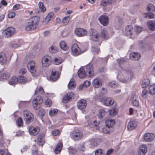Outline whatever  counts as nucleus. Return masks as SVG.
Wrapping results in <instances>:
<instances>
[{
	"label": "nucleus",
	"mask_w": 155,
	"mask_h": 155,
	"mask_svg": "<svg viewBox=\"0 0 155 155\" xmlns=\"http://www.w3.org/2000/svg\"><path fill=\"white\" fill-rule=\"evenodd\" d=\"M70 20V18L69 16L65 17L63 19V23L64 25H66L68 23Z\"/></svg>",
	"instance_id": "obj_55"
},
{
	"label": "nucleus",
	"mask_w": 155,
	"mask_h": 155,
	"mask_svg": "<svg viewBox=\"0 0 155 155\" xmlns=\"http://www.w3.org/2000/svg\"><path fill=\"white\" fill-rule=\"evenodd\" d=\"M18 77L15 76H14L10 79L8 81V83L11 85L15 84L18 83Z\"/></svg>",
	"instance_id": "obj_36"
},
{
	"label": "nucleus",
	"mask_w": 155,
	"mask_h": 155,
	"mask_svg": "<svg viewBox=\"0 0 155 155\" xmlns=\"http://www.w3.org/2000/svg\"><path fill=\"white\" fill-rule=\"evenodd\" d=\"M42 102V99L41 97L38 95L35 97L33 99V106L35 110H37L40 107V104Z\"/></svg>",
	"instance_id": "obj_4"
},
{
	"label": "nucleus",
	"mask_w": 155,
	"mask_h": 155,
	"mask_svg": "<svg viewBox=\"0 0 155 155\" xmlns=\"http://www.w3.org/2000/svg\"><path fill=\"white\" fill-rule=\"evenodd\" d=\"M59 130H56L52 131L51 133L53 135L55 136L57 135L59 133Z\"/></svg>",
	"instance_id": "obj_64"
},
{
	"label": "nucleus",
	"mask_w": 155,
	"mask_h": 155,
	"mask_svg": "<svg viewBox=\"0 0 155 155\" xmlns=\"http://www.w3.org/2000/svg\"><path fill=\"white\" fill-rule=\"evenodd\" d=\"M82 52L81 50L77 44H73L71 47V54L74 56H78Z\"/></svg>",
	"instance_id": "obj_6"
},
{
	"label": "nucleus",
	"mask_w": 155,
	"mask_h": 155,
	"mask_svg": "<svg viewBox=\"0 0 155 155\" xmlns=\"http://www.w3.org/2000/svg\"><path fill=\"white\" fill-rule=\"evenodd\" d=\"M45 104L48 107L50 106L52 104L51 101L50 99H47L45 101Z\"/></svg>",
	"instance_id": "obj_61"
},
{
	"label": "nucleus",
	"mask_w": 155,
	"mask_h": 155,
	"mask_svg": "<svg viewBox=\"0 0 155 155\" xmlns=\"http://www.w3.org/2000/svg\"><path fill=\"white\" fill-rule=\"evenodd\" d=\"M44 92L42 87L41 86L37 87L35 91V95L42 94Z\"/></svg>",
	"instance_id": "obj_40"
},
{
	"label": "nucleus",
	"mask_w": 155,
	"mask_h": 155,
	"mask_svg": "<svg viewBox=\"0 0 155 155\" xmlns=\"http://www.w3.org/2000/svg\"><path fill=\"white\" fill-rule=\"evenodd\" d=\"M109 4L108 0H102L101 2V5L105 6Z\"/></svg>",
	"instance_id": "obj_63"
},
{
	"label": "nucleus",
	"mask_w": 155,
	"mask_h": 155,
	"mask_svg": "<svg viewBox=\"0 0 155 155\" xmlns=\"http://www.w3.org/2000/svg\"><path fill=\"white\" fill-rule=\"evenodd\" d=\"M23 116L25 120L28 123L32 122L34 119V116L32 113L27 110L23 111Z\"/></svg>",
	"instance_id": "obj_5"
},
{
	"label": "nucleus",
	"mask_w": 155,
	"mask_h": 155,
	"mask_svg": "<svg viewBox=\"0 0 155 155\" xmlns=\"http://www.w3.org/2000/svg\"><path fill=\"white\" fill-rule=\"evenodd\" d=\"M91 50L94 54H98L100 52L99 49L96 46L92 47L91 48Z\"/></svg>",
	"instance_id": "obj_49"
},
{
	"label": "nucleus",
	"mask_w": 155,
	"mask_h": 155,
	"mask_svg": "<svg viewBox=\"0 0 155 155\" xmlns=\"http://www.w3.org/2000/svg\"><path fill=\"white\" fill-rule=\"evenodd\" d=\"M63 62L62 59L60 57L55 58L54 60V63L55 64L58 65Z\"/></svg>",
	"instance_id": "obj_50"
},
{
	"label": "nucleus",
	"mask_w": 155,
	"mask_h": 155,
	"mask_svg": "<svg viewBox=\"0 0 155 155\" xmlns=\"http://www.w3.org/2000/svg\"><path fill=\"white\" fill-rule=\"evenodd\" d=\"M147 91L146 90L144 89L142 91V96L143 98H146L147 97Z\"/></svg>",
	"instance_id": "obj_59"
},
{
	"label": "nucleus",
	"mask_w": 155,
	"mask_h": 155,
	"mask_svg": "<svg viewBox=\"0 0 155 155\" xmlns=\"http://www.w3.org/2000/svg\"><path fill=\"white\" fill-rule=\"evenodd\" d=\"M74 95V94L72 92L68 93L63 97L62 102L65 103H67L71 100Z\"/></svg>",
	"instance_id": "obj_12"
},
{
	"label": "nucleus",
	"mask_w": 155,
	"mask_h": 155,
	"mask_svg": "<svg viewBox=\"0 0 155 155\" xmlns=\"http://www.w3.org/2000/svg\"><path fill=\"white\" fill-rule=\"evenodd\" d=\"M29 131L31 134L35 136L39 132V129L38 127L32 126L29 128Z\"/></svg>",
	"instance_id": "obj_15"
},
{
	"label": "nucleus",
	"mask_w": 155,
	"mask_h": 155,
	"mask_svg": "<svg viewBox=\"0 0 155 155\" xmlns=\"http://www.w3.org/2000/svg\"><path fill=\"white\" fill-rule=\"evenodd\" d=\"M20 6L21 5L20 4H17L13 6L12 9L13 10H17L20 9Z\"/></svg>",
	"instance_id": "obj_60"
},
{
	"label": "nucleus",
	"mask_w": 155,
	"mask_h": 155,
	"mask_svg": "<svg viewBox=\"0 0 155 155\" xmlns=\"http://www.w3.org/2000/svg\"><path fill=\"white\" fill-rule=\"evenodd\" d=\"M40 18L38 16H34L27 20L25 30L27 31L35 29L37 28L38 23Z\"/></svg>",
	"instance_id": "obj_1"
},
{
	"label": "nucleus",
	"mask_w": 155,
	"mask_h": 155,
	"mask_svg": "<svg viewBox=\"0 0 155 155\" xmlns=\"http://www.w3.org/2000/svg\"><path fill=\"white\" fill-rule=\"evenodd\" d=\"M115 122L114 119H109L106 121V126L113 127L115 124Z\"/></svg>",
	"instance_id": "obj_31"
},
{
	"label": "nucleus",
	"mask_w": 155,
	"mask_h": 155,
	"mask_svg": "<svg viewBox=\"0 0 155 155\" xmlns=\"http://www.w3.org/2000/svg\"><path fill=\"white\" fill-rule=\"evenodd\" d=\"M44 136L43 135H39L37 139V143L39 146H42L44 143Z\"/></svg>",
	"instance_id": "obj_28"
},
{
	"label": "nucleus",
	"mask_w": 155,
	"mask_h": 155,
	"mask_svg": "<svg viewBox=\"0 0 155 155\" xmlns=\"http://www.w3.org/2000/svg\"><path fill=\"white\" fill-rule=\"evenodd\" d=\"M137 123L136 121H131L128 123L127 125V129L129 130H133L137 127Z\"/></svg>",
	"instance_id": "obj_17"
},
{
	"label": "nucleus",
	"mask_w": 155,
	"mask_h": 155,
	"mask_svg": "<svg viewBox=\"0 0 155 155\" xmlns=\"http://www.w3.org/2000/svg\"><path fill=\"white\" fill-rule=\"evenodd\" d=\"M59 77V74L58 71L52 72L50 76L51 79L53 81L58 80Z\"/></svg>",
	"instance_id": "obj_27"
},
{
	"label": "nucleus",
	"mask_w": 155,
	"mask_h": 155,
	"mask_svg": "<svg viewBox=\"0 0 155 155\" xmlns=\"http://www.w3.org/2000/svg\"><path fill=\"white\" fill-rule=\"evenodd\" d=\"M114 102L113 99L110 97H106L104 100V104L107 106H109L113 105Z\"/></svg>",
	"instance_id": "obj_21"
},
{
	"label": "nucleus",
	"mask_w": 155,
	"mask_h": 155,
	"mask_svg": "<svg viewBox=\"0 0 155 155\" xmlns=\"http://www.w3.org/2000/svg\"><path fill=\"white\" fill-rule=\"evenodd\" d=\"M154 16V14L152 13H147L145 14V17L149 18H153Z\"/></svg>",
	"instance_id": "obj_57"
},
{
	"label": "nucleus",
	"mask_w": 155,
	"mask_h": 155,
	"mask_svg": "<svg viewBox=\"0 0 155 155\" xmlns=\"http://www.w3.org/2000/svg\"><path fill=\"white\" fill-rule=\"evenodd\" d=\"M62 147L63 144L61 142H60L58 143L54 151L55 154L59 153L61 152Z\"/></svg>",
	"instance_id": "obj_29"
},
{
	"label": "nucleus",
	"mask_w": 155,
	"mask_h": 155,
	"mask_svg": "<svg viewBox=\"0 0 155 155\" xmlns=\"http://www.w3.org/2000/svg\"><path fill=\"white\" fill-rule=\"evenodd\" d=\"M16 124L18 127H20L23 125V121L21 117H20L18 118L16 121Z\"/></svg>",
	"instance_id": "obj_52"
},
{
	"label": "nucleus",
	"mask_w": 155,
	"mask_h": 155,
	"mask_svg": "<svg viewBox=\"0 0 155 155\" xmlns=\"http://www.w3.org/2000/svg\"><path fill=\"white\" fill-rule=\"evenodd\" d=\"M51 58L49 55H46L43 56L41 59V63L42 67H47L50 66L51 63Z\"/></svg>",
	"instance_id": "obj_3"
},
{
	"label": "nucleus",
	"mask_w": 155,
	"mask_h": 155,
	"mask_svg": "<svg viewBox=\"0 0 155 155\" xmlns=\"http://www.w3.org/2000/svg\"><path fill=\"white\" fill-rule=\"evenodd\" d=\"M117 61L119 65L120 66V65L125 62V61L124 58H121L118 59L117 60Z\"/></svg>",
	"instance_id": "obj_58"
},
{
	"label": "nucleus",
	"mask_w": 155,
	"mask_h": 155,
	"mask_svg": "<svg viewBox=\"0 0 155 155\" xmlns=\"http://www.w3.org/2000/svg\"><path fill=\"white\" fill-rule=\"evenodd\" d=\"M78 75L79 77L81 78H84L86 76L85 70L83 68H80L78 71Z\"/></svg>",
	"instance_id": "obj_35"
},
{
	"label": "nucleus",
	"mask_w": 155,
	"mask_h": 155,
	"mask_svg": "<svg viewBox=\"0 0 155 155\" xmlns=\"http://www.w3.org/2000/svg\"><path fill=\"white\" fill-rule=\"evenodd\" d=\"M68 87L70 90H72L75 87V83L73 79L70 80L68 85Z\"/></svg>",
	"instance_id": "obj_44"
},
{
	"label": "nucleus",
	"mask_w": 155,
	"mask_h": 155,
	"mask_svg": "<svg viewBox=\"0 0 155 155\" xmlns=\"http://www.w3.org/2000/svg\"><path fill=\"white\" fill-rule=\"evenodd\" d=\"M118 84L116 81H112L109 83V86L112 88H116L118 86Z\"/></svg>",
	"instance_id": "obj_51"
},
{
	"label": "nucleus",
	"mask_w": 155,
	"mask_h": 155,
	"mask_svg": "<svg viewBox=\"0 0 155 155\" xmlns=\"http://www.w3.org/2000/svg\"><path fill=\"white\" fill-rule=\"evenodd\" d=\"M49 51L51 53H56L58 51V48L55 45H52L49 47Z\"/></svg>",
	"instance_id": "obj_32"
},
{
	"label": "nucleus",
	"mask_w": 155,
	"mask_h": 155,
	"mask_svg": "<svg viewBox=\"0 0 155 155\" xmlns=\"http://www.w3.org/2000/svg\"><path fill=\"white\" fill-rule=\"evenodd\" d=\"M118 112V110L116 108H113L108 110L109 114L110 116L116 115Z\"/></svg>",
	"instance_id": "obj_42"
},
{
	"label": "nucleus",
	"mask_w": 155,
	"mask_h": 155,
	"mask_svg": "<svg viewBox=\"0 0 155 155\" xmlns=\"http://www.w3.org/2000/svg\"><path fill=\"white\" fill-rule=\"evenodd\" d=\"M15 13L14 12H10L8 15V17L9 18H12L15 17Z\"/></svg>",
	"instance_id": "obj_62"
},
{
	"label": "nucleus",
	"mask_w": 155,
	"mask_h": 155,
	"mask_svg": "<svg viewBox=\"0 0 155 155\" xmlns=\"http://www.w3.org/2000/svg\"><path fill=\"white\" fill-rule=\"evenodd\" d=\"M98 20L104 26H106L108 22V17L104 15H101L99 18Z\"/></svg>",
	"instance_id": "obj_13"
},
{
	"label": "nucleus",
	"mask_w": 155,
	"mask_h": 155,
	"mask_svg": "<svg viewBox=\"0 0 155 155\" xmlns=\"http://www.w3.org/2000/svg\"><path fill=\"white\" fill-rule=\"evenodd\" d=\"M10 74L6 72L2 73L0 76V79L1 80L7 79L10 77Z\"/></svg>",
	"instance_id": "obj_43"
},
{
	"label": "nucleus",
	"mask_w": 155,
	"mask_h": 155,
	"mask_svg": "<svg viewBox=\"0 0 155 155\" xmlns=\"http://www.w3.org/2000/svg\"><path fill=\"white\" fill-rule=\"evenodd\" d=\"M28 68L30 72L34 74L35 73L36 71L35 66V62L32 60L28 62L27 65Z\"/></svg>",
	"instance_id": "obj_10"
},
{
	"label": "nucleus",
	"mask_w": 155,
	"mask_h": 155,
	"mask_svg": "<svg viewBox=\"0 0 155 155\" xmlns=\"http://www.w3.org/2000/svg\"><path fill=\"white\" fill-rule=\"evenodd\" d=\"M133 77V74L131 72L130 73H127L125 76H120V74L119 73L117 76V78L121 82L126 83L130 81Z\"/></svg>",
	"instance_id": "obj_2"
},
{
	"label": "nucleus",
	"mask_w": 155,
	"mask_h": 155,
	"mask_svg": "<svg viewBox=\"0 0 155 155\" xmlns=\"http://www.w3.org/2000/svg\"><path fill=\"white\" fill-rule=\"evenodd\" d=\"M130 57L132 58L133 59L137 60L139 59L140 57V55L139 53L137 52H133L130 54Z\"/></svg>",
	"instance_id": "obj_34"
},
{
	"label": "nucleus",
	"mask_w": 155,
	"mask_h": 155,
	"mask_svg": "<svg viewBox=\"0 0 155 155\" xmlns=\"http://www.w3.org/2000/svg\"><path fill=\"white\" fill-rule=\"evenodd\" d=\"M54 16V14L53 12L48 13L45 17L43 21L44 24H46L49 22Z\"/></svg>",
	"instance_id": "obj_22"
},
{
	"label": "nucleus",
	"mask_w": 155,
	"mask_h": 155,
	"mask_svg": "<svg viewBox=\"0 0 155 155\" xmlns=\"http://www.w3.org/2000/svg\"><path fill=\"white\" fill-rule=\"evenodd\" d=\"M155 7L154 5L151 4H148L147 7V10L148 11L153 12L155 11Z\"/></svg>",
	"instance_id": "obj_45"
},
{
	"label": "nucleus",
	"mask_w": 155,
	"mask_h": 155,
	"mask_svg": "<svg viewBox=\"0 0 155 155\" xmlns=\"http://www.w3.org/2000/svg\"><path fill=\"white\" fill-rule=\"evenodd\" d=\"M101 38L103 39H108L110 37L108 32L106 29H103L101 31Z\"/></svg>",
	"instance_id": "obj_25"
},
{
	"label": "nucleus",
	"mask_w": 155,
	"mask_h": 155,
	"mask_svg": "<svg viewBox=\"0 0 155 155\" xmlns=\"http://www.w3.org/2000/svg\"><path fill=\"white\" fill-rule=\"evenodd\" d=\"M69 152L71 155L75 154L77 152V150L74 148L70 147L68 148Z\"/></svg>",
	"instance_id": "obj_46"
},
{
	"label": "nucleus",
	"mask_w": 155,
	"mask_h": 155,
	"mask_svg": "<svg viewBox=\"0 0 155 155\" xmlns=\"http://www.w3.org/2000/svg\"><path fill=\"white\" fill-rule=\"evenodd\" d=\"M133 32V27L131 25H127L126 27L125 33L126 35L131 36Z\"/></svg>",
	"instance_id": "obj_24"
},
{
	"label": "nucleus",
	"mask_w": 155,
	"mask_h": 155,
	"mask_svg": "<svg viewBox=\"0 0 155 155\" xmlns=\"http://www.w3.org/2000/svg\"><path fill=\"white\" fill-rule=\"evenodd\" d=\"M93 86L96 88H98L101 87L102 84L101 79L99 78H95L93 81Z\"/></svg>",
	"instance_id": "obj_16"
},
{
	"label": "nucleus",
	"mask_w": 155,
	"mask_h": 155,
	"mask_svg": "<svg viewBox=\"0 0 155 155\" xmlns=\"http://www.w3.org/2000/svg\"><path fill=\"white\" fill-rule=\"evenodd\" d=\"M154 137V135L152 133H147L145 134L143 136L144 140L147 142L152 141Z\"/></svg>",
	"instance_id": "obj_19"
},
{
	"label": "nucleus",
	"mask_w": 155,
	"mask_h": 155,
	"mask_svg": "<svg viewBox=\"0 0 155 155\" xmlns=\"http://www.w3.org/2000/svg\"><path fill=\"white\" fill-rule=\"evenodd\" d=\"M71 137L75 141L81 139L82 137V133L79 130L74 131L71 134Z\"/></svg>",
	"instance_id": "obj_9"
},
{
	"label": "nucleus",
	"mask_w": 155,
	"mask_h": 155,
	"mask_svg": "<svg viewBox=\"0 0 155 155\" xmlns=\"http://www.w3.org/2000/svg\"><path fill=\"white\" fill-rule=\"evenodd\" d=\"M87 105L86 101L83 99L79 100L77 104V107L80 110H82L85 108Z\"/></svg>",
	"instance_id": "obj_14"
},
{
	"label": "nucleus",
	"mask_w": 155,
	"mask_h": 155,
	"mask_svg": "<svg viewBox=\"0 0 155 155\" xmlns=\"http://www.w3.org/2000/svg\"><path fill=\"white\" fill-rule=\"evenodd\" d=\"M104 150L101 149L96 150L95 153V155H104Z\"/></svg>",
	"instance_id": "obj_54"
},
{
	"label": "nucleus",
	"mask_w": 155,
	"mask_h": 155,
	"mask_svg": "<svg viewBox=\"0 0 155 155\" xmlns=\"http://www.w3.org/2000/svg\"><path fill=\"white\" fill-rule=\"evenodd\" d=\"M38 6L41 11L44 12L46 11V8L44 6L43 4L41 2H39L38 3Z\"/></svg>",
	"instance_id": "obj_56"
},
{
	"label": "nucleus",
	"mask_w": 155,
	"mask_h": 155,
	"mask_svg": "<svg viewBox=\"0 0 155 155\" xmlns=\"http://www.w3.org/2000/svg\"><path fill=\"white\" fill-rule=\"evenodd\" d=\"M147 148L146 146L144 145H142L139 147L138 151V155H145L147 153Z\"/></svg>",
	"instance_id": "obj_20"
},
{
	"label": "nucleus",
	"mask_w": 155,
	"mask_h": 155,
	"mask_svg": "<svg viewBox=\"0 0 155 155\" xmlns=\"http://www.w3.org/2000/svg\"><path fill=\"white\" fill-rule=\"evenodd\" d=\"M132 102L134 106H137L139 105L138 97L137 95H133L131 96Z\"/></svg>",
	"instance_id": "obj_26"
},
{
	"label": "nucleus",
	"mask_w": 155,
	"mask_h": 155,
	"mask_svg": "<svg viewBox=\"0 0 155 155\" xmlns=\"http://www.w3.org/2000/svg\"><path fill=\"white\" fill-rule=\"evenodd\" d=\"M106 114L107 113L104 109H100L98 110V116L99 119H101L103 118Z\"/></svg>",
	"instance_id": "obj_41"
},
{
	"label": "nucleus",
	"mask_w": 155,
	"mask_h": 155,
	"mask_svg": "<svg viewBox=\"0 0 155 155\" xmlns=\"http://www.w3.org/2000/svg\"><path fill=\"white\" fill-rule=\"evenodd\" d=\"M18 78V82L19 83L24 84L28 81V80L27 78L25 77L23 75L19 76Z\"/></svg>",
	"instance_id": "obj_37"
},
{
	"label": "nucleus",
	"mask_w": 155,
	"mask_h": 155,
	"mask_svg": "<svg viewBox=\"0 0 155 155\" xmlns=\"http://www.w3.org/2000/svg\"><path fill=\"white\" fill-rule=\"evenodd\" d=\"M58 112V110L56 109H51L49 110V114L51 116H53L56 115Z\"/></svg>",
	"instance_id": "obj_48"
},
{
	"label": "nucleus",
	"mask_w": 155,
	"mask_h": 155,
	"mask_svg": "<svg viewBox=\"0 0 155 155\" xmlns=\"http://www.w3.org/2000/svg\"><path fill=\"white\" fill-rule=\"evenodd\" d=\"M15 31V29L12 27L8 28L2 32L3 35L5 38H9L12 36Z\"/></svg>",
	"instance_id": "obj_7"
},
{
	"label": "nucleus",
	"mask_w": 155,
	"mask_h": 155,
	"mask_svg": "<svg viewBox=\"0 0 155 155\" xmlns=\"http://www.w3.org/2000/svg\"><path fill=\"white\" fill-rule=\"evenodd\" d=\"M7 62L6 54L3 52L0 53V63L2 64H5Z\"/></svg>",
	"instance_id": "obj_23"
},
{
	"label": "nucleus",
	"mask_w": 155,
	"mask_h": 155,
	"mask_svg": "<svg viewBox=\"0 0 155 155\" xmlns=\"http://www.w3.org/2000/svg\"><path fill=\"white\" fill-rule=\"evenodd\" d=\"M134 30L137 34H139L142 31V28L140 26L136 25L135 27Z\"/></svg>",
	"instance_id": "obj_53"
},
{
	"label": "nucleus",
	"mask_w": 155,
	"mask_h": 155,
	"mask_svg": "<svg viewBox=\"0 0 155 155\" xmlns=\"http://www.w3.org/2000/svg\"><path fill=\"white\" fill-rule=\"evenodd\" d=\"M59 45L61 49L64 51H66L68 49V47L66 42L64 41H62L60 42Z\"/></svg>",
	"instance_id": "obj_38"
},
{
	"label": "nucleus",
	"mask_w": 155,
	"mask_h": 155,
	"mask_svg": "<svg viewBox=\"0 0 155 155\" xmlns=\"http://www.w3.org/2000/svg\"><path fill=\"white\" fill-rule=\"evenodd\" d=\"M85 71L88 73V75L90 77L94 75V71L92 64L90 63L84 67V69Z\"/></svg>",
	"instance_id": "obj_8"
},
{
	"label": "nucleus",
	"mask_w": 155,
	"mask_h": 155,
	"mask_svg": "<svg viewBox=\"0 0 155 155\" xmlns=\"http://www.w3.org/2000/svg\"><path fill=\"white\" fill-rule=\"evenodd\" d=\"M102 130L104 133L109 134L111 133L114 131V129L113 127L106 126L105 127L103 128Z\"/></svg>",
	"instance_id": "obj_30"
},
{
	"label": "nucleus",
	"mask_w": 155,
	"mask_h": 155,
	"mask_svg": "<svg viewBox=\"0 0 155 155\" xmlns=\"http://www.w3.org/2000/svg\"><path fill=\"white\" fill-rule=\"evenodd\" d=\"M147 24L148 27L151 30H155V21L152 20L148 21Z\"/></svg>",
	"instance_id": "obj_33"
},
{
	"label": "nucleus",
	"mask_w": 155,
	"mask_h": 155,
	"mask_svg": "<svg viewBox=\"0 0 155 155\" xmlns=\"http://www.w3.org/2000/svg\"><path fill=\"white\" fill-rule=\"evenodd\" d=\"M150 84L149 80L148 79H145L142 81L141 86L143 88H145L149 86Z\"/></svg>",
	"instance_id": "obj_39"
},
{
	"label": "nucleus",
	"mask_w": 155,
	"mask_h": 155,
	"mask_svg": "<svg viewBox=\"0 0 155 155\" xmlns=\"http://www.w3.org/2000/svg\"><path fill=\"white\" fill-rule=\"evenodd\" d=\"M75 33L77 35L80 37H82L87 34V31L83 28H77L75 30Z\"/></svg>",
	"instance_id": "obj_11"
},
{
	"label": "nucleus",
	"mask_w": 155,
	"mask_h": 155,
	"mask_svg": "<svg viewBox=\"0 0 155 155\" xmlns=\"http://www.w3.org/2000/svg\"><path fill=\"white\" fill-rule=\"evenodd\" d=\"M149 91L151 94H155V85H150L149 87Z\"/></svg>",
	"instance_id": "obj_47"
},
{
	"label": "nucleus",
	"mask_w": 155,
	"mask_h": 155,
	"mask_svg": "<svg viewBox=\"0 0 155 155\" xmlns=\"http://www.w3.org/2000/svg\"><path fill=\"white\" fill-rule=\"evenodd\" d=\"M90 32L89 35L90 37V39L94 41H97L98 40L99 37L98 34L96 33L94 31H93L92 29L90 31Z\"/></svg>",
	"instance_id": "obj_18"
}]
</instances>
